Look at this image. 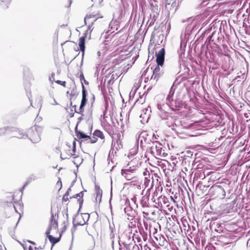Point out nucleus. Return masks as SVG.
I'll return each mask as SVG.
<instances>
[{
  "mask_svg": "<svg viewBox=\"0 0 250 250\" xmlns=\"http://www.w3.org/2000/svg\"><path fill=\"white\" fill-rule=\"evenodd\" d=\"M77 95V92L76 91H75L74 90H73L70 94V96H71V98H70V100H72V98L74 96H75Z\"/></svg>",
  "mask_w": 250,
  "mask_h": 250,
  "instance_id": "31",
  "label": "nucleus"
},
{
  "mask_svg": "<svg viewBox=\"0 0 250 250\" xmlns=\"http://www.w3.org/2000/svg\"><path fill=\"white\" fill-rule=\"evenodd\" d=\"M83 221H81V222H80L79 223H75V219L74 218L73 220V225L74 227H75L78 226H83V225H84L86 222L85 220H84L83 216Z\"/></svg>",
  "mask_w": 250,
  "mask_h": 250,
  "instance_id": "24",
  "label": "nucleus"
},
{
  "mask_svg": "<svg viewBox=\"0 0 250 250\" xmlns=\"http://www.w3.org/2000/svg\"><path fill=\"white\" fill-rule=\"evenodd\" d=\"M51 229H50V227H49L48 228V229L47 230V231H46V234L47 235V237H48V235H50V230Z\"/></svg>",
  "mask_w": 250,
  "mask_h": 250,
  "instance_id": "43",
  "label": "nucleus"
},
{
  "mask_svg": "<svg viewBox=\"0 0 250 250\" xmlns=\"http://www.w3.org/2000/svg\"><path fill=\"white\" fill-rule=\"evenodd\" d=\"M93 136L99 137L102 139H104V136L103 133L100 130H96L93 133Z\"/></svg>",
  "mask_w": 250,
  "mask_h": 250,
  "instance_id": "20",
  "label": "nucleus"
},
{
  "mask_svg": "<svg viewBox=\"0 0 250 250\" xmlns=\"http://www.w3.org/2000/svg\"><path fill=\"white\" fill-rule=\"evenodd\" d=\"M47 238L53 246L59 242L60 240V238H56L52 235H48Z\"/></svg>",
  "mask_w": 250,
  "mask_h": 250,
  "instance_id": "19",
  "label": "nucleus"
},
{
  "mask_svg": "<svg viewBox=\"0 0 250 250\" xmlns=\"http://www.w3.org/2000/svg\"><path fill=\"white\" fill-rule=\"evenodd\" d=\"M158 109L159 110V115L161 118L165 119L166 114L168 113L169 109L170 108L169 104L166 102V104H158L157 105Z\"/></svg>",
  "mask_w": 250,
  "mask_h": 250,
  "instance_id": "4",
  "label": "nucleus"
},
{
  "mask_svg": "<svg viewBox=\"0 0 250 250\" xmlns=\"http://www.w3.org/2000/svg\"><path fill=\"white\" fill-rule=\"evenodd\" d=\"M70 105L73 106V107H74V111H75V112L77 113H78V114H81V115L82 116H83V112L84 111V109H83V107H82L81 106H80V108H79V111H77L76 110V107L77 106L76 105H74L73 106L72 105V102H70Z\"/></svg>",
  "mask_w": 250,
  "mask_h": 250,
  "instance_id": "21",
  "label": "nucleus"
},
{
  "mask_svg": "<svg viewBox=\"0 0 250 250\" xmlns=\"http://www.w3.org/2000/svg\"><path fill=\"white\" fill-rule=\"evenodd\" d=\"M129 171H132V172H134V171L135 170L134 169H131V167H130L129 169H128Z\"/></svg>",
  "mask_w": 250,
  "mask_h": 250,
  "instance_id": "57",
  "label": "nucleus"
},
{
  "mask_svg": "<svg viewBox=\"0 0 250 250\" xmlns=\"http://www.w3.org/2000/svg\"><path fill=\"white\" fill-rule=\"evenodd\" d=\"M24 188H23V187H22V188L21 189V191H22L23 190Z\"/></svg>",
  "mask_w": 250,
  "mask_h": 250,
  "instance_id": "63",
  "label": "nucleus"
},
{
  "mask_svg": "<svg viewBox=\"0 0 250 250\" xmlns=\"http://www.w3.org/2000/svg\"><path fill=\"white\" fill-rule=\"evenodd\" d=\"M37 177L34 174L30 175L27 179L26 182L25 183L24 185L23 186V188H25L31 182L35 181L37 179Z\"/></svg>",
  "mask_w": 250,
  "mask_h": 250,
  "instance_id": "16",
  "label": "nucleus"
},
{
  "mask_svg": "<svg viewBox=\"0 0 250 250\" xmlns=\"http://www.w3.org/2000/svg\"><path fill=\"white\" fill-rule=\"evenodd\" d=\"M183 225L184 226V229L185 230L187 229V228H188V229L190 227L189 225L188 224V222L187 221L183 222ZM188 231V229H187Z\"/></svg>",
  "mask_w": 250,
  "mask_h": 250,
  "instance_id": "28",
  "label": "nucleus"
},
{
  "mask_svg": "<svg viewBox=\"0 0 250 250\" xmlns=\"http://www.w3.org/2000/svg\"><path fill=\"white\" fill-rule=\"evenodd\" d=\"M83 116H81V117H79L78 118V121H77V125H78L81 123V122L82 121V120H83Z\"/></svg>",
  "mask_w": 250,
  "mask_h": 250,
  "instance_id": "38",
  "label": "nucleus"
},
{
  "mask_svg": "<svg viewBox=\"0 0 250 250\" xmlns=\"http://www.w3.org/2000/svg\"><path fill=\"white\" fill-rule=\"evenodd\" d=\"M68 1L69 2V5L68 6V7H69L71 6V4L72 2V0H68Z\"/></svg>",
  "mask_w": 250,
  "mask_h": 250,
  "instance_id": "49",
  "label": "nucleus"
},
{
  "mask_svg": "<svg viewBox=\"0 0 250 250\" xmlns=\"http://www.w3.org/2000/svg\"><path fill=\"white\" fill-rule=\"evenodd\" d=\"M168 104L170 108L173 111L181 110L183 105L182 102L180 99H176L175 101L172 100Z\"/></svg>",
  "mask_w": 250,
  "mask_h": 250,
  "instance_id": "6",
  "label": "nucleus"
},
{
  "mask_svg": "<svg viewBox=\"0 0 250 250\" xmlns=\"http://www.w3.org/2000/svg\"><path fill=\"white\" fill-rule=\"evenodd\" d=\"M83 216L84 220H85L86 222L88 221L89 218V215L88 213H82V216Z\"/></svg>",
  "mask_w": 250,
  "mask_h": 250,
  "instance_id": "27",
  "label": "nucleus"
},
{
  "mask_svg": "<svg viewBox=\"0 0 250 250\" xmlns=\"http://www.w3.org/2000/svg\"><path fill=\"white\" fill-rule=\"evenodd\" d=\"M91 100L92 101V104L95 101V96L93 94L92 95V98L91 99Z\"/></svg>",
  "mask_w": 250,
  "mask_h": 250,
  "instance_id": "47",
  "label": "nucleus"
},
{
  "mask_svg": "<svg viewBox=\"0 0 250 250\" xmlns=\"http://www.w3.org/2000/svg\"><path fill=\"white\" fill-rule=\"evenodd\" d=\"M161 65H158L157 64V66L155 67L153 71V75L151 78V79H156V81L163 75L164 73L163 70L160 68Z\"/></svg>",
  "mask_w": 250,
  "mask_h": 250,
  "instance_id": "10",
  "label": "nucleus"
},
{
  "mask_svg": "<svg viewBox=\"0 0 250 250\" xmlns=\"http://www.w3.org/2000/svg\"><path fill=\"white\" fill-rule=\"evenodd\" d=\"M114 237H115L114 233V232H113L112 231L110 234V239H113Z\"/></svg>",
  "mask_w": 250,
  "mask_h": 250,
  "instance_id": "42",
  "label": "nucleus"
},
{
  "mask_svg": "<svg viewBox=\"0 0 250 250\" xmlns=\"http://www.w3.org/2000/svg\"><path fill=\"white\" fill-rule=\"evenodd\" d=\"M162 147V145L157 141L152 142V146H150V150L151 153L156 152L157 155H161Z\"/></svg>",
  "mask_w": 250,
  "mask_h": 250,
  "instance_id": "7",
  "label": "nucleus"
},
{
  "mask_svg": "<svg viewBox=\"0 0 250 250\" xmlns=\"http://www.w3.org/2000/svg\"><path fill=\"white\" fill-rule=\"evenodd\" d=\"M83 81H84V83L85 84H88V82L87 81H86L85 79Z\"/></svg>",
  "mask_w": 250,
  "mask_h": 250,
  "instance_id": "55",
  "label": "nucleus"
},
{
  "mask_svg": "<svg viewBox=\"0 0 250 250\" xmlns=\"http://www.w3.org/2000/svg\"><path fill=\"white\" fill-rule=\"evenodd\" d=\"M109 229H110V230H111V232L112 231L113 232V229H114V228H113L112 227H111V226H109Z\"/></svg>",
  "mask_w": 250,
  "mask_h": 250,
  "instance_id": "52",
  "label": "nucleus"
},
{
  "mask_svg": "<svg viewBox=\"0 0 250 250\" xmlns=\"http://www.w3.org/2000/svg\"><path fill=\"white\" fill-rule=\"evenodd\" d=\"M150 233L152 232L153 234L155 235L157 232V229L155 228H152L150 229Z\"/></svg>",
  "mask_w": 250,
  "mask_h": 250,
  "instance_id": "33",
  "label": "nucleus"
},
{
  "mask_svg": "<svg viewBox=\"0 0 250 250\" xmlns=\"http://www.w3.org/2000/svg\"><path fill=\"white\" fill-rule=\"evenodd\" d=\"M29 250H33V248L32 246H30L29 247Z\"/></svg>",
  "mask_w": 250,
  "mask_h": 250,
  "instance_id": "58",
  "label": "nucleus"
},
{
  "mask_svg": "<svg viewBox=\"0 0 250 250\" xmlns=\"http://www.w3.org/2000/svg\"><path fill=\"white\" fill-rule=\"evenodd\" d=\"M42 131V127L34 126L28 130L27 134L25 133L22 130L17 129V133L14 134V137L19 139L28 138L33 143H38L41 140V134Z\"/></svg>",
  "mask_w": 250,
  "mask_h": 250,
  "instance_id": "1",
  "label": "nucleus"
},
{
  "mask_svg": "<svg viewBox=\"0 0 250 250\" xmlns=\"http://www.w3.org/2000/svg\"><path fill=\"white\" fill-rule=\"evenodd\" d=\"M121 174L128 181L132 180L135 177L132 170L129 171L128 169H122Z\"/></svg>",
  "mask_w": 250,
  "mask_h": 250,
  "instance_id": "11",
  "label": "nucleus"
},
{
  "mask_svg": "<svg viewBox=\"0 0 250 250\" xmlns=\"http://www.w3.org/2000/svg\"><path fill=\"white\" fill-rule=\"evenodd\" d=\"M56 83L58 84H61L63 86H65L66 82L65 81H62L60 80H57L56 81Z\"/></svg>",
  "mask_w": 250,
  "mask_h": 250,
  "instance_id": "32",
  "label": "nucleus"
},
{
  "mask_svg": "<svg viewBox=\"0 0 250 250\" xmlns=\"http://www.w3.org/2000/svg\"><path fill=\"white\" fill-rule=\"evenodd\" d=\"M208 194L213 198L224 199L226 192L222 186L214 185L209 189Z\"/></svg>",
  "mask_w": 250,
  "mask_h": 250,
  "instance_id": "2",
  "label": "nucleus"
},
{
  "mask_svg": "<svg viewBox=\"0 0 250 250\" xmlns=\"http://www.w3.org/2000/svg\"><path fill=\"white\" fill-rule=\"evenodd\" d=\"M77 137L81 139H90V137L84 134L83 132L82 131H79L78 134L76 135Z\"/></svg>",
  "mask_w": 250,
  "mask_h": 250,
  "instance_id": "22",
  "label": "nucleus"
},
{
  "mask_svg": "<svg viewBox=\"0 0 250 250\" xmlns=\"http://www.w3.org/2000/svg\"><path fill=\"white\" fill-rule=\"evenodd\" d=\"M37 100L38 101L37 107H40L41 108L42 106V98L41 96H39L37 98Z\"/></svg>",
  "mask_w": 250,
  "mask_h": 250,
  "instance_id": "29",
  "label": "nucleus"
},
{
  "mask_svg": "<svg viewBox=\"0 0 250 250\" xmlns=\"http://www.w3.org/2000/svg\"><path fill=\"white\" fill-rule=\"evenodd\" d=\"M54 74H52L51 76L49 78V80L51 82L54 81Z\"/></svg>",
  "mask_w": 250,
  "mask_h": 250,
  "instance_id": "44",
  "label": "nucleus"
},
{
  "mask_svg": "<svg viewBox=\"0 0 250 250\" xmlns=\"http://www.w3.org/2000/svg\"><path fill=\"white\" fill-rule=\"evenodd\" d=\"M210 227L211 229H213L217 232H220L222 231V227L219 223H216L214 222L211 221L210 222Z\"/></svg>",
  "mask_w": 250,
  "mask_h": 250,
  "instance_id": "13",
  "label": "nucleus"
},
{
  "mask_svg": "<svg viewBox=\"0 0 250 250\" xmlns=\"http://www.w3.org/2000/svg\"><path fill=\"white\" fill-rule=\"evenodd\" d=\"M62 201L63 202H66L68 200V196H66L65 195H64L63 197H62Z\"/></svg>",
  "mask_w": 250,
  "mask_h": 250,
  "instance_id": "41",
  "label": "nucleus"
},
{
  "mask_svg": "<svg viewBox=\"0 0 250 250\" xmlns=\"http://www.w3.org/2000/svg\"><path fill=\"white\" fill-rule=\"evenodd\" d=\"M183 52V50L182 48H181V54H182Z\"/></svg>",
  "mask_w": 250,
  "mask_h": 250,
  "instance_id": "62",
  "label": "nucleus"
},
{
  "mask_svg": "<svg viewBox=\"0 0 250 250\" xmlns=\"http://www.w3.org/2000/svg\"><path fill=\"white\" fill-rule=\"evenodd\" d=\"M143 143V140H141L140 141V145H141V146H142V145Z\"/></svg>",
  "mask_w": 250,
  "mask_h": 250,
  "instance_id": "59",
  "label": "nucleus"
},
{
  "mask_svg": "<svg viewBox=\"0 0 250 250\" xmlns=\"http://www.w3.org/2000/svg\"><path fill=\"white\" fill-rule=\"evenodd\" d=\"M165 6L169 12H175L177 6V0H167Z\"/></svg>",
  "mask_w": 250,
  "mask_h": 250,
  "instance_id": "8",
  "label": "nucleus"
},
{
  "mask_svg": "<svg viewBox=\"0 0 250 250\" xmlns=\"http://www.w3.org/2000/svg\"><path fill=\"white\" fill-rule=\"evenodd\" d=\"M73 186V185L72 184L71 187L67 189V191L65 192L64 195H65L66 196H68L69 195L70 192L71 191V187Z\"/></svg>",
  "mask_w": 250,
  "mask_h": 250,
  "instance_id": "34",
  "label": "nucleus"
},
{
  "mask_svg": "<svg viewBox=\"0 0 250 250\" xmlns=\"http://www.w3.org/2000/svg\"><path fill=\"white\" fill-rule=\"evenodd\" d=\"M28 242L29 243H31L33 245H35L36 243L34 242H33L32 241H30V240H28Z\"/></svg>",
  "mask_w": 250,
  "mask_h": 250,
  "instance_id": "50",
  "label": "nucleus"
},
{
  "mask_svg": "<svg viewBox=\"0 0 250 250\" xmlns=\"http://www.w3.org/2000/svg\"><path fill=\"white\" fill-rule=\"evenodd\" d=\"M175 89L173 88V86H172L169 91V93L166 98V102L167 104L170 103V101L173 100V96L174 93Z\"/></svg>",
  "mask_w": 250,
  "mask_h": 250,
  "instance_id": "15",
  "label": "nucleus"
},
{
  "mask_svg": "<svg viewBox=\"0 0 250 250\" xmlns=\"http://www.w3.org/2000/svg\"><path fill=\"white\" fill-rule=\"evenodd\" d=\"M86 95H87V91L85 90L83 84L82 83V101H81L82 102L86 103V102H87Z\"/></svg>",
  "mask_w": 250,
  "mask_h": 250,
  "instance_id": "18",
  "label": "nucleus"
},
{
  "mask_svg": "<svg viewBox=\"0 0 250 250\" xmlns=\"http://www.w3.org/2000/svg\"><path fill=\"white\" fill-rule=\"evenodd\" d=\"M148 173H149V172L148 171L146 170V171L144 172V175H146Z\"/></svg>",
  "mask_w": 250,
  "mask_h": 250,
  "instance_id": "51",
  "label": "nucleus"
},
{
  "mask_svg": "<svg viewBox=\"0 0 250 250\" xmlns=\"http://www.w3.org/2000/svg\"><path fill=\"white\" fill-rule=\"evenodd\" d=\"M161 200L164 202V204L166 205L167 207H168L169 205L168 203V200L164 196L163 197L161 198Z\"/></svg>",
  "mask_w": 250,
  "mask_h": 250,
  "instance_id": "26",
  "label": "nucleus"
},
{
  "mask_svg": "<svg viewBox=\"0 0 250 250\" xmlns=\"http://www.w3.org/2000/svg\"><path fill=\"white\" fill-rule=\"evenodd\" d=\"M215 34V32H213L211 35L209 36L208 37V42H213V40H212V38L213 37V36Z\"/></svg>",
  "mask_w": 250,
  "mask_h": 250,
  "instance_id": "35",
  "label": "nucleus"
},
{
  "mask_svg": "<svg viewBox=\"0 0 250 250\" xmlns=\"http://www.w3.org/2000/svg\"><path fill=\"white\" fill-rule=\"evenodd\" d=\"M58 222L55 220L54 214L53 213H52L51 217L50 218V224L49 226L50 229H56L58 228Z\"/></svg>",
  "mask_w": 250,
  "mask_h": 250,
  "instance_id": "14",
  "label": "nucleus"
},
{
  "mask_svg": "<svg viewBox=\"0 0 250 250\" xmlns=\"http://www.w3.org/2000/svg\"><path fill=\"white\" fill-rule=\"evenodd\" d=\"M191 20H191V18H188V19H187V21H191Z\"/></svg>",
  "mask_w": 250,
  "mask_h": 250,
  "instance_id": "60",
  "label": "nucleus"
},
{
  "mask_svg": "<svg viewBox=\"0 0 250 250\" xmlns=\"http://www.w3.org/2000/svg\"><path fill=\"white\" fill-rule=\"evenodd\" d=\"M17 129L14 127L6 126L3 128H0V136L4 135L7 132H15L16 134Z\"/></svg>",
  "mask_w": 250,
  "mask_h": 250,
  "instance_id": "12",
  "label": "nucleus"
},
{
  "mask_svg": "<svg viewBox=\"0 0 250 250\" xmlns=\"http://www.w3.org/2000/svg\"><path fill=\"white\" fill-rule=\"evenodd\" d=\"M89 139V140H90V142H91V143H96V142L97 141V140H98L97 138H95V137H94V138H93V139H91V138H90V139Z\"/></svg>",
  "mask_w": 250,
  "mask_h": 250,
  "instance_id": "37",
  "label": "nucleus"
},
{
  "mask_svg": "<svg viewBox=\"0 0 250 250\" xmlns=\"http://www.w3.org/2000/svg\"><path fill=\"white\" fill-rule=\"evenodd\" d=\"M208 187L203 185L201 182H199L196 187L195 191L198 195H202L206 193Z\"/></svg>",
  "mask_w": 250,
  "mask_h": 250,
  "instance_id": "9",
  "label": "nucleus"
},
{
  "mask_svg": "<svg viewBox=\"0 0 250 250\" xmlns=\"http://www.w3.org/2000/svg\"><path fill=\"white\" fill-rule=\"evenodd\" d=\"M95 189L96 192H97L99 190H102L100 188V187L98 185H96V184H95Z\"/></svg>",
  "mask_w": 250,
  "mask_h": 250,
  "instance_id": "39",
  "label": "nucleus"
},
{
  "mask_svg": "<svg viewBox=\"0 0 250 250\" xmlns=\"http://www.w3.org/2000/svg\"><path fill=\"white\" fill-rule=\"evenodd\" d=\"M238 78H242V79H244V80H246V78L245 77V74H242L241 76H238L236 77L235 79L237 80L238 79Z\"/></svg>",
  "mask_w": 250,
  "mask_h": 250,
  "instance_id": "36",
  "label": "nucleus"
},
{
  "mask_svg": "<svg viewBox=\"0 0 250 250\" xmlns=\"http://www.w3.org/2000/svg\"><path fill=\"white\" fill-rule=\"evenodd\" d=\"M74 115V113H71L70 114V117H73Z\"/></svg>",
  "mask_w": 250,
  "mask_h": 250,
  "instance_id": "53",
  "label": "nucleus"
},
{
  "mask_svg": "<svg viewBox=\"0 0 250 250\" xmlns=\"http://www.w3.org/2000/svg\"><path fill=\"white\" fill-rule=\"evenodd\" d=\"M13 207L14 208V209H15V211H16V212H17V210H16V208H15V207L14 206H13Z\"/></svg>",
  "mask_w": 250,
  "mask_h": 250,
  "instance_id": "64",
  "label": "nucleus"
},
{
  "mask_svg": "<svg viewBox=\"0 0 250 250\" xmlns=\"http://www.w3.org/2000/svg\"><path fill=\"white\" fill-rule=\"evenodd\" d=\"M96 20H95V21H92L91 23V24L88 25V30H87L86 31V32L84 33V35L83 36L81 37L80 38L79 45V47H80V50L83 52V56L84 53V50H85V38L86 37V36H87V34L88 33V30H90V33L93 30V29H91V28L92 26L93 25L94 22ZM90 36H91V35L90 34V35H89V39L90 38Z\"/></svg>",
  "mask_w": 250,
  "mask_h": 250,
  "instance_id": "3",
  "label": "nucleus"
},
{
  "mask_svg": "<svg viewBox=\"0 0 250 250\" xmlns=\"http://www.w3.org/2000/svg\"><path fill=\"white\" fill-rule=\"evenodd\" d=\"M96 200L97 201L98 200H99V203H100L101 202V200H102L103 191H102V190H99L98 191L96 192Z\"/></svg>",
  "mask_w": 250,
  "mask_h": 250,
  "instance_id": "25",
  "label": "nucleus"
},
{
  "mask_svg": "<svg viewBox=\"0 0 250 250\" xmlns=\"http://www.w3.org/2000/svg\"><path fill=\"white\" fill-rule=\"evenodd\" d=\"M54 104H58V103H57V102L55 101V100L54 99Z\"/></svg>",
  "mask_w": 250,
  "mask_h": 250,
  "instance_id": "61",
  "label": "nucleus"
},
{
  "mask_svg": "<svg viewBox=\"0 0 250 250\" xmlns=\"http://www.w3.org/2000/svg\"><path fill=\"white\" fill-rule=\"evenodd\" d=\"M76 146V142L74 141L73 143V147Z\"/></svg>",
  "mask_w": 250,
  "mask_h": 250,
  "instance_id": "54",
  "label": "nucleus"
},
{
  "mask_svg": "<svg viewBox=\"0 0 250 250\" xmlns=\"http://www.w3.org/2000/svg\"><path fill=\"white\" fill-rule=\"evenodd\" d=\"M84 191H86V190H84ZM83 192H84V191H82L78 193V195H79V198L78 199V202L79 203V208L78 211V214L79 213V211H80V209L82 208L83 203Z\"/></svg>",
  "mask_w": 250,
  "mask_h": 250,
  "instance_id": "17",
  "label": "nucleus"
},
{
  "mask_svg": "<svg viewBox=\"0 0 250 250\" xmlns=\"http://www.w3.org/2000/svg\"><path fill=\"white\" fill-rule=\"evenodd\" d=\"M72 150L74 152H75L76 151V146H74V147H73V149H72Z\"/></svg>",
  "mask_w": 250,
  "mask_h": 250,
  "instance_id": "56",
  "label": "nucleus"
},
{
  "mask_svg": "<svg viewBox=\"0 0 250 250\" xmlns=\"http://www.w3.org/2000/svg\"><path fill=\"white\" fill-rule=\"evenodd\" d=\"M165 50L164 48H162L159 51L158 53H156V62L158 65H161V67H162L164 61H165Z\"/></svg>",
  "mask_w": 250,
  "mask_h": 250,
  "instance_id": "5",
  "label": "nucleus"
},
{
  "mask_svg": "<svg viewBox=\"0 0 250 250\" xmlns=\"http://www.w3.org/2000/svg\"><path fill=\"white\" fill-rule=\"evenodd\" d=\"M86 104V103L81 102L80 106L84 108V107L85 106Z\"/></svg>",
  "mask_w": 250,
  "mask_h": 250,
  "instance_id": "46",
  "label": "nucleus"
},
{
  "mask_svg": "<svg viewBox=\"0 0 250 250\" xmlns=\"http://www.w3.org/2000/svg\"><path fill=\"white\" fill-rule=\"evenodd\" d=\"M75 133H76V134H78V132L79 131L78 130V125H76V127H75Z\"/></svg>",
  "mask_w": 250,
  "mask_h": 250,
  "instance_id": "48",
  "label": "nucleus"
},
{
  "mask_svg": "<svg viewBox=\"0 0 250 250\" xmlns=\"http://www.w3.org/2000/svg\"><path fill=\"white\" fill-rule=\"evenodd\" d=\"M73 198L78 199L79 198V195H78V193L75 194L74 196H73L72 197H70V199Z\"/></svg>",
  "mask_w": 250,
  "mask_h": 250,
  "instance_id": "45",
  "label": "nucleus"
},
{
  "mask_svg": "<svg viewBox=\"0 0 250 250\" xmlns=\"http://www.w3.org/2000/svg\"><path fill=\"white\" fill-rule=\"evenodd\" d=\"M94 15H86L84 20V24L85 25L86 24V20H87L91 19V18H94Z\"/></svg>",
  "mask_w": 250,
  "mask_h": 250,
  "instance_id": "30",
  "label": "nucleus"
},
{
  "mask_svg": "<svg viewBox=\"0 0 250 250\" xmlns=\"http://www.w3.org/2000/svg\"><path fill=\"white\" fill-rule=\"evenodd\" d=\"M10 1H4L0 0V5L2 6L3 9H7L8 8V5L10 3Z\"/></svg>",
  "mask_w": 250,
  "mask_h": 250,
  "instance_id": "23",
  "label": "nucleus"
},
{
  "mask_svg": "<svg viewBox=\"0 0 250 250\" xmlns=\"http://www.w3.org/2000/svg\"><path fill=\"white\" fill-rule=\"evenodd\" d=\"M80 79L81 81H82L83 80H84V75L83 73V72H81L80 75Z\"/></svg>",
  "mask_w": 250,
  "mask_h": 250,
  "instance_id": "40",
  "label": "nucleus"
}]
</instances>
